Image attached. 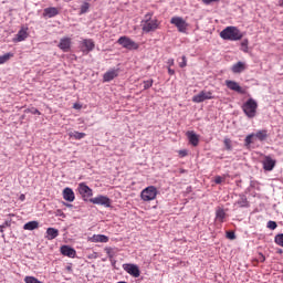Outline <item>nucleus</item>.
<instances>
[{"label": "nucleus", "instance_id": "15", "mask_svg": "<svg viewBox=\"0 0 283 283\" xmlns=\"http://www.w3.org/2000/svg\"><path fill=\"white\" fill-rule=\"evenodd\" d=\"M82 46L84 48L82 52H86V54H90L96 48V44L94 43V40L92 39H84L82 41Z\"/></svg>", "mask_w": 283, "mask_h": 283}, {"label": "nucleus", "instance_id": "28", "mask_svg": "<svg viewBox=\"0 0 283 283\" xmlns=\"http://www.w3.org/2000/svg\"><path fill=\"white\" fill-rule=\"evenodd\" d=\"M14 57V53H6L4 55H0V65L8 63L10 59Z\"/></svg>", "mask_w": 283, "mask_h": 283}, {"label": "nucleus", "instance_id": "13", "mask_svg": "<svg viewBox=\"0 0 283 283\" xmlns=\"http://www.w3.org/2000/svg\"><path fill=\"white\" fill-rule=\"evenodd\" d=\"M186 136H187L190 145H192V147H198V145H200V136L198 134H196V132L188 130L186 133Z\"/></svg>", "mask_w": 283, "mask_h": 283}, {"label": "nucleus", "instance_id": "31", "mask_svg": "<svg viewBox=\"0 0 283 283\" xmlns=\"http://www.w3.org/2000/svg\"><path fill=\"white\" fill-rule=\"evenodd\" d=\"M24 282L25 283H43V282L39 281V279H36L34 276H25L24 277Z\"/></svg>", "mask_w": 283, "mask_h": 283}, {"label": "nucleus", "instance_id": "4", "mask_svg": "<svg viewBox=\"0 0 283 283\" xmlns=\"http://www.w3.org/2000/svg\"><path fill=\"white\" fill-rule=\"evenodd\" d=\"M255 138L260 140L261 143L266 140L269 138V133L266 129L259 130L255 134H250L245 137L244 143L245 147H249L250 145H253L255 143Z\"/></svg>", "mask_w": 283, "mask_h": 283}, {"label": "nucleus", "instance_id": "30", "mask_svg": "<svg viewBox=\"0 0 283 283\" xmlns=\"http://www.w3.org/2000/svg\"><path fill=\"white\" fill-rule=\"evenodd\" d=\"M90 10V4L88 2H84L82 6H81V9H80V14H85L87 13Z\"/></svg>", "mask_w": 283, "mask_h": 283}, {"label": "nucleus", "instance_id": "2", "mask_svg": "<svg viewBox=\"0 0 283 283\" xmlns=\"http://www.w3.org/2000/svg\"><path fill=\"white\" fill-rule=\"evenodd\" d=\"M243 34L237 27H227L220 32V38L223 41H240Z\"/></svg>", "mask_w": 283, "mask_h": 283}, {"label": "nucleus", "instance_id": "14", "mask_svg": "<svg viewBox=\"0 0 283 283\" xmlns=\"http://www.w3.org/2000/svg\"><path fill=\"white\" fill-rule=\"evenodd\" d=\"M62 52H70L72 49V39L71 38H62L57 45Z\"/></svg>", "mask_w": 283, "mask_h": 283}, {"label": "nucleus", "instance_id": "33", "mask_svg": "<svg viewBox=\"0 0 283 283\" xmlns=\"http://www.w3.org/2000/svg\"><path fill=\"white\" fill-rule=\"evenodd\" d=\"M224 180H227V178L224 176L223 177H221V176L214 177L216 185H222V182H224Z\"/></svg>", "mask_w": 283, "mask_h": 283}, {"label": "nucleus", "instance_id": "3", "mask_svg": "<svg viewBox=\"0 0 283 283\" xmlns=\"http://www.w3.org/2000/svg\"><path fill=\"white\" fill-rule=\"evenodd\" d=\"M241 108L248 118H255L258 116V102L253 98H249L243 103Z\"/></svg>", "mask_w": 283, "mask_h": 283}, {"label": "nucleus", "instance_id": "19", "mask_svg": "<svg viewBox=\"0 0 283 283\" xmlns=\"http://www.w3.org/2000/svg\"><path fill=\"white\" fill-rule=\"evenodd\" d=\"M56 15H59V9L56 7H49L44 9L43 17L52 19Z\"/></svg>", "mask_w": 283, "mask_h": 283}, {"label": "nucleus", "instance_id": "16", "mask_svg": "<svg viewBox=\"0 0 283 283\" xmlns=\"http://www.w3.org/2000/svg\"><path fill=\"white\" fill-rule=\"evenodd\" d=\"M274 168H275V159L266 156L263 160V169H265V171H273Z\"/></svg>", "mask_w": 283, "mask_h": 283}, {"label": "nucleus", "instance_id": "20", "mask_svg": "<svg viewBox=\"0 0 283 283\" xmlns=\"http://www.w3.org/2000/svg\"><path fill=\"white\" fill-rule=\"evenodd\" d=\"M116 76H118V70H111L103 75V81L104 83H109V81H114Z\"/></svg>", "mask_w": 283, "mask_h": 283}, {"label": "nucleus", "instance_id": "29", "mask_svg": "<svg viewBox=\"0 0 283 283\" xmlns=\"http://www.w3.org/2000/svg\"><path fill=\"white\" fill-rule=\"evenodd\" d=\"M274 242L277 244V247L283 248V233H279L274 237Z\"/></svg>", "mask_w": 283, "mask_h": 283}, {"label": "nucleus", "instance_id": "46", "mask_svg": "<svg viewBox=\"0 0 283 283\" xmlns=\"http://www.w3.org/2000/svg\"><path fill=\"white\" fill-rule=\"evenodd\" d=\"M168 65H169V67H171L174 65V59L168 60Z\"/></svg>", "mask_w": 283, "mask_h": 283}, {"label": "nucleus", "instance_id": "45", "mask_svg": "<svg viewBox=\"0 0 283 283\" xmlns=\"http://www.w3.org/2000/svg\"><path fill=\"white\" fill-rule=\"evenodd\" d=\"M6 227H8V223L0 226V233H3V229H6Z\"/></svg>", "mask_w": 283, "mask_h": 283}, {"label": "nucleus", "instance_id": "47", "mask_svg": "<svg viewBox=\"0 0 283 283\" xmlns=\"http://www.w3.org/2000/svg\"><path fill=\"white\" fill-rule=\"evenodd\" d=\"M81 107H82L81 104H74V105H73V108H74V109H81Z\"/></svg>", "mask_w": 283, "mask_h": 283}, {"label": "nucleus", "instance_id": "36", "mask_svg": "<svg viewBox=\"0 0 283 283\" xmlns=\"http://www.w3.org/2000/svg\"><path fill=\"white\" fill-rule=\"evenodd\" d=\"M179 67H187V56L182 55L181 62H179Z\"/></svg>", "mask_w": 283, "mask_h": 283}, {"label": "nucleus", "instance_id": "5", "mask_svg": "<svg viewBox=\"0 0 283 283\" xmlns=\"http://www.w3.org/2000/svg\"><path fill=\"white\" fill-rule=\"evenodd\" d=\"M158 197V188L156 186H148L140 192V199L144 202H151Z\"/></svg>", "mask_w": 283, "mask_h": 283}, {"label": "nucleus", "instance_id": "7", "mask_svg": "<svg viewBox=\"0 0 283 283\" xmlns=\"http://www.w3.org/2000/svg\"><path fill=\"white\" fill-rule=\"evenodd\" d=\"M170 23L171 25L176 27L178 32L181 33H187V28H189V23H187V21H185V19H182L181 17H172L170 19Z\"/></svg>", "mask_w": 283, "mask_h": 283}, {"label": "nucleus", "instance_id": "40", "mask_svg": "<svg viewBox=\"0 0 283 283\" xmlns=\"http://www.w3.org/2000/svg\"><path fill=\"white\" fill-rule=\"evenodd\" d=\"M241 46H242V48H245L244 52H247V50L249 49V40H243V41L241 42Z\"/></svg>", "mask_w": 283, "mask_h": 283}, {"label": "nucleus", "instance_id": "6", "mask_svg": "<svg viewBox=\"0 0 283 283\" xmlns=\"http://www.w3.org/2000/svg\"><path fill=\"white\" fill-rule=\"evenodd\" d=\"M118 45H122L125 50H138L140 48V44L136 43L134 40H132L129 36H120L117 40Z\"/></svg>", "mask_w": 283, "mask_h": 283}, {"label": "nucleus", "instance_id": "25", "mask_svg": "<svg viewBox=\"0 0 283 283\" xmlns=\"http://www.w3.org/2000/svg\"><path fill=\"white\" fill-rule=\"evenodd\" d=\"M24 231H34L39 229V221H29L23 226Z\"/></svg>", "mask_w": 283, "mask_h": 283}, {"label": "nucleus", "instance_id": "1", "mask_svg": "<svg viewBox=\"0 0 283 283\" xmlns=\"http://www.w3.org/2000/svg\"><path fill=\"white\" fill-rule=\"evenodd\" d=\"M153 17H154V13L148 12L145 14L144 19L140 22L142 30L146 34H149V32H156V30L160 28V21H158V19L156 18L153 19Z\"/></svg>", "mask_w": 283, "mask_h": 283}, {"label": "nucleus", "instance_id": "11", "mask_svg": "<svg viewBox=\"0 0 283 283\" xmlns=\"http://www.w3.org/2000/svg\"><path fill=\"white\" fill-rule=\"evenodd\" d=\"M123 269L128 273V275H132L133 277H140V269H138V265L126 263L123 264Z\"/></svg>", "mask_w": 283, "mask_h": 283}, {"label": "nucleus", "instance_id": "17", "mask_svg": "<svg viewBox=\"0 0 283 283\" xmlns=\"http://www.w3.org/2000/svg\"><path fill=\"white\" fill-rule=\"evenodd\" d=\"M63 198H64V200H66V202H74V200H76L74 190H72V188H65L63 190Z\"/></svg>", "mask_w": 283, "mask_h": 283}, {"label": "nucleus", "instance_id": "32", "mask_svg": "<svg viewBox=\"0 0 283 283\" xmlns=\"http://www.w3.org/2000/svg\"><path fill=\"white\" fill-rule=\"evenodd\" d=\"M223 145H224V147H226V149H227L228 151H231L232 146H231V139H230V138H224Z\"/></svg>", "mask_w": 283, "mask_h": 283}, {"label": "nucleus", "instance_id": "41", "mask_svg": "<svg viewBox=\"0 0 283 283\" xmlns=\"http://www.w3.org/2000/svg\"><path fill=\"white\" fill-rule=\"evenodd\" d=\"M178 154H179L180 158H185L186 156H188L187 149L179 150Z\"/></svg>", "mask_w": 283, "mask_h": 283}, {"label": "nucleus", "instance_id": "42", "mask_svg": "<svg viewBox=\"0 0 283 283\" xmlns=\"http://www.w3.org/2000/svg\"><path fill=\"white\" fill-rule=\"evenodd\" d=\"M55 216H60L61 218H65V213H64L63 210H61V209H57V210H56Z\"/></svg>", "mask_w": 283, "mask_h": 283}, {"label": "nucleus", "instance_id": "24", "mask_svg": "<svg viewBox=\"0 0 283 283\" xmlns=\"http://www.w3.org/2000/svg\"><path fill=\"white\" fill-rule=\"evenodd\" d=\"M45 238L46 240H55V238H59V229L48 228Z\"/></svg>", "mask_w": 283, "mask_h": 283}, {"label": "nucleus", "instance_id": "39", "mask_svg": "<svg viewBox=\"0 0 283 283\" xmlns=\"http://www.w3.org/2000/svg\"><path fill=\"white\" fill-rule=\"evenodd\" d=\"M28 112H30V114H34V115L38 114V116H41V112H40L38 108H35V107H32V108L29 109Z\"/></svg>", "mask_w": 283, "mask_h": 283}, {"label": "nucleus", "instance_id": "26", "mask_svg": "<svg viewBox=\"0 0 283 283\" xmlns=\"http://www.w3.org/2000/svg\"><path fill=\"white\" fill-rule=\"evenodd\" d=\"M224 218H227V212H224V209L219 208L216 211V220L218 222H224Z\"/></svg>", "mask_w": 283, "mask_h": 283}, {"label": "nucleus", "instance_id": "44", "mask_svg": "<svg viewBox=\"0 0 283 283\" xmlns=\"http://www.w3.org/2000/svg\"><path fill=\"white\" fill-rule=\"evenodd\" d=\"M168 74H170V76H174V74H176V71H174L171 67H168Z\"/></svg>", "mask_w": 283, "mask_h": 283}, {"label": "nucleus", "instance_id": "8", "mask_svg": "<svg viewBox=\"0 0 283 283\" xmlns=\"http://www.w3.org/2000/svg\"><path fill=\"white\" fill-rule=\"evenodd\" d=\"M213 92L211 91H201L199 94L192 97L193 103H205V101L213 99Z\"/></svg>", "mask_w": 283, "mask_h": 283}, {"label": "nucleus", "instance_id": "38", "mask_svg": "<svg viewBox=\"0 0 283 283\" xmlns=\"http://www.w3.org/2000/svg\"><path fill=\"white\" fill-rule=\"evenodd\" d=\"M227 238H228V240H235V232L228 231L227 232Z\"/></svg>", "mask_w": 283, "mask_h": 283}, {"label": "nucleus", "instance_id": "18", "mask_svg": "<svg viewBox=\"0 0 283 283\" xmlns=\"http://www.w3.org/2000/svg\"><path fill=\"white\" fill-rule=\"evenodd\" d=\"M62 255H66V258H76V250L74 248H70L69 245L61 247Z\"/></svg>", "mask_w": 283, "mask_h": 283}, {"label": "nucleus", "instance_id": "43", "mask_svg": "<svg viewBox=\"0 0 283 283\" xmlns=\"http://www.w3.org/2000/svg\"><path fill=\"white\" fill-rule=\"evenodd\" d=\"M259 262H265L266 256H264V254L259 253V258H258Z\"/></svg>", "mask_w": 283, "mask_h": 283}, {"label": "nucleus", "instance_id": "35", "mask_svg": "<svg viewBox=\"0 0 283 283\" xmlns=\"http://www.w3.org/2000/svg\"><path fill=\"white\" fill-rule=\"evenodd\" d=\"M154 85V80L144 81V90H149Z\"/></svg>", "mask_w": 283, "mask_h": 283}, {"label": "nucleus", "instance_id": "34", "mask_svg": "<svg viewBox=\"0 0 283 283\" xmlns=\"http://www.w3.org/2000/svg\"><path fill=\"white\" fill-rule=\"evenodd\" d=\"M268 229H271V231H275V229H277V222L269 221L268 222Z\"/></svg>", "mask_w": 283, "mask_h": 283}, {"label": "nucleus", "instance_id": "23", "mask_svg": "<svg viewBox=\"0 0 283 283\" xmlns=\"http://www.w3.org/2000/svg\"><path fill=\"white\" fill-rule=\"evenodd\" d=\"M28 28L22 27L21 30L17 33V41L21 43V41H25L28 39Z\"/></svg>", "mask_w": 283, "mask_h": 283}, {"label": "nucleus", "instance_id": "27", "mask_svg": "<svg viewBox=\"0 0 283 283\" xmlns=\"http://www.w3.org/2000/svg\"><path fill=\"white\" fill-rule=\"evenodd\" d=\"M70 138H74V140H82V138H85V133H78V132H71L69 133Z\"/></svg>", "mask_w": 283, "mask_h": 283}, {"label": "nucleus", "instance_id": "22", "mask_svg": "<svg viewBox=\"0 0 283 283\" xmlns=\"http://www.w3.org/2000/svg\"><path fill=\"white\" fill-rule=\"evenodd\" d=\"M91 242H102V243H107L109 242V237L105 234H94L90 239Z\"/></svg>", "mask_w": 283, "mask_h": 283}, {"label": "nucleus", "instance_id": "21", "mask_svg": "<svg viewBox=\"0 0 283 283\" xmlns=\"http://www.w3.org/2000/svg\"><path fill=\"white\" fill-rule=\"evenodd\" d=\"M244 70H247V64L244 62H238L231 67L233 74H241V72H244Z\"/></svg>", "mask_w": 283, "mask_h": 283}, {"label": "nucleus", "instance_id": "48", "mask_svg": "<svg viewBox=\"0 0 283 283\" xmlns=\"http://www.w3.org/2000/svg\"><path fill=\"white\" fill-rule=\"evenodd\" d=\"M20 200H21V202H23L25 200V195H21Z\"/></svg>", "mask_w": 283, "mask_h": 283}, {"label": "nucleus", "instance_id": "37", "mask_svg": "<svg viewBox=\"0 0 283 283\" xmlns=\"http://www.w3.org/2000/svg\"><path fill=\"white\" fill-rule=\"evenodd\" d=\"M205 6H211V3H218L220 0H201Z\"/></svg>", "mask_w": 283, "mask_h": 283}, {"label": "nucleus", "instance_id": "10", "mask_svg": "<svg viewBox=\"0 0 283 283\" xmlns=\"http://www.w3.org/2000/svg\"><path fill=\"white\" fill-rule=\"evenodd\" d=\"M90 202H92V205H101L102 207L106 208L112 207V199L103 195L90 199Z\"/></svg>", "mask_w": 283, "mask_h": 283}, {"label": "nucleus", "instance_id": "12", "mask_svg": "<svg viewBox=\"0 0 283 283\" xmlns=\"http://www.w3.org/2000/svg\"><path fill=\"white\" fill-rule=\"evenodd\" d=\"M226 85L228 90H231L232 92H237V94H247V88H243L240 86V84L235 81L228 80L226 81Z\"/></svg>", "mask_w": 283, "mask_h": 283}, {"label": "nucleus", "instance_id": "9", "mask_svg": "<svg viewBox=\"0 0 283 283\" xmlns=\"http://www.w3.org/2000/svg\"><path fill=\"white\" fill-rule=\"evenodd\" d=\"M77 191L82 196L83 200H87V198H92L94 196L92 188L85 185V182L78 184Z\"/></svg>", "mask_w": 283, "mask_h": 283}]
</instances>
